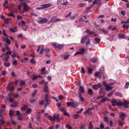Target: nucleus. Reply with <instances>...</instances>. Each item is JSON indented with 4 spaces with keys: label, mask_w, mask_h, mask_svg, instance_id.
<instances>
[{
    "label": "nucleus",
    "mask_w": 129,
    "mask_h": 129,
    "mask_svg": "<svg viewBox=\"0 0 129 129\" xmlns=\"http://www.w3.org/2000/svg\"><path fill=\"white\" fill-rule=\"evenodd\" d=\"M71 107L75 108H76L78 105V103L76 102H72Z\"/></svg>",
    "instance_id": "dca6fc26"
},
{
    "label": "nucleus",
    "mask_w": 129,
    "mask_h": 129,
    "mask_svg": "<svg viewBox=\"0 0 129 129\" xmlns=\"http://www.w3.org/2000/svg\"><path fill=\"white\" fill-rule=\"evenodd\" d=\"M118 36L119 39L120 38H125L124 35L123 34H119L118 35Z\"/></svg>",
    "instance_id": "bb28decb"
},
{
    "label": "nucleus",
    "mask_w": 129,
    "mask_h": 129,
    "mask_svg": "<svg viewBox=\"0 0 129 129\" xmlns=\"http://www.w3.org/2000/svg\"><path fill=\"white\" fill-rule=\"evenodd\" d=\"M14 112L12 110H11L9 112V114L10 115L11 117H12V116Z\"/></svg>",
    "instance_id": "ea45409f"
},
{
    "label": "nucleus",
    "mask_w": 129,
    "mask_h": 129,
    "mask_svg": "<svg viewBox=\"0 0 129 129\" xmlns=\"http://www.w3.org/2000/svg\"><path fill=\"white\" fill-rule=\"evenodd\" d=\"M107 90H108L113 89V87L112 86H111L109 84L107 85L105 87Z\"/></svg>",
    "instance_id": "412c9836"
},
{
    "label": "nucleus",
    "mask_w": 129,
    "mask_h": 129,
    "mask_svg": "<svg viewBox=\"0 0 129 129\" xmlns=\"http://www.w3.org/2000/svg\"><path fill=\"white\" fill-rule=\"evenodd\" d=\"M32 111L31 109L30 108H27L26 110V114H29Z\"/></svg>",
    "instance_id": "c756f323"
},
{
    "label": "nucleus",
    "mask_w": 129,
    "mask_h": 129,
    "mask_svg": "<svg viewBox=\"0 0 129 129\" xmlns=\"http://www.w3.org/2000/svg\"><path fill=\"white\" fill-rule=\"evenodd\" d=\"M40 117L41 115L40 113H38L36 115V118L37 121L39 122L41 121Z\"/></svg>",
    "instance_id": "aec40b11"
},
{
    "label": "nucleus",
    "mask_w": 129,
    "mask_h": 129,
    "mask_svg": "<svg viewBox=\"0 0 129 129\" xmlns=\"http://www.w3.org/2000/svg\"><path fill=\"white\" fill-rule=\"evenodd\" d=\"M80 71L82 74H84L85 73V71L84 69L82 67L81 68Z\"/></svg>",
    "instance_id": "58836bf2"
},
{
    "label": "nucleus",
    "mask_w": 129,
    "mask_h": 129,
    "mask_svg": "<svg viewBox=\"0 0 129 129\" xmlns=\"http://www.w3.org/2000/svg\"><path fill=\"white\" fill-rule=\"evenodd\" d=\"M8 3V1H6L3 4V6L5 7L6 8H7L8 7L7 6V5Z\"/></svg>",
    "instance_id": "473e14b6"
},
{
    "label": "nucleus",
    "mask_w": 129,
    "mask_h": 129,
    "mask_svg": "<svg viewBox=\"0 0 129 129\" xmlns=\"http://www.w3.org/2000/svg\"><path fill=\"white\" fill-rule=\"evenodd\" d=\"M104 126L103 124L102 123L100 124V127L101 129H102L104 128Z\"/></svg>",
    "instance_id": "e2e57ef3"
},
{
    "label": "nucleus",
    "mask_w": 129,
    "mask_h": 129,
    "mask_svg": "<svg viewBox=\"0 0 129 129\" xmlns=\"http://www.w3.org/2000/svg\"><path fill=\"white\" fill-rule=\"evenodd\" d=\"M4 65L7 67H9L10 66V64L9 62H5L4 63Z\"/></svg>",
    "instance_id": "7c9ffc66"
},
{
    "label": "nucleus",
    "mask_w": 129,
    "mask_h": 129,
    "mask_svg": "<svg viewBox=\"0 0 129 129\" xmlns=\"http://www.w3.org/2000/svg\"><path fill=\"white\" fill-rule=\"evenodd\" d=\"M9 19H10L11 20H12V19H10H10H7V18L6 19L4 20V22L6 24H8L9 22Z\"/></svg>",
    "instance_id": "4c0bfd02"
},
{
    "label": "nucleus",
    "mask_w": 129,
    "mask_h": 129,
    "mask_svg": "<svg viewBox=\"0 0 129 129\" xmlns=\"http://www.w3.org/2000/svg\"><path fill=\"white\" fill-rule=\"evenodd\" d=\"M3 34L4 36H5L7 38H8V36L6 34L5 32V30H3Z\"/></svg>",
    "instance_id": "6e6d98bb"
},
{
    "label": "nucleus",
    "mask_w": 129,
    "mask_h": 129,
    "mask_svg": "<svg viewBox=\"0 0 129 129\" xmlns=\"http://www.w3.org/2000/svg\"><path fill=\"white\" fill-rule=\"evenodd\" d=\"M44 51L46 53H48L50 52V50L48 48L46 49H45Z\"/></svg>",
    "instance_id": "4d7b16f0"
},
{
    "label": "nucleus",
    "mask_w": 129,
    "mask_h": 129,
    "mask_svg": "<svg viewBox=\"0 0 129 129\" xmlns=\"http://www.w3.org/2000/svg\"><path fill=\"white\" fill-rule=\"evenodd\" d=\"M57 2L59 9H61L62 8V7L60 6V5L66 6L68 5V3L67 0H57Z\"/></svg>",
    "instance_id": "f257e3e1"
},
{
    "label": "nucleus",
    "mask_w": 129,
    "mask_h": 129,
    "mask_svg": "<svg viewBox=\"0 0 129 129\" xmlns=\"http://www.w3.org/2000/svg\"><path fill=\"white\" fill-rule=\"evenodd\" d=\"M15 89V88L13 86L10 85H8L7 87V89L8 90H9L10 91H13Z\"/></svg>",
    "instance_id": "ddd939ff"
},
{
    "label": "nucleus",
    "mask_w": 129,
    "mask_h": 129,
    "mask_svg": "<svg viewBox=\"0 0 129 129\" xmlns=\"http://www.w3.org/2000/svg\"><path fill=\"white\" fill-rule=\"evenodd\" d=\"M92 121H90L89 122V129H92Z\"/></svg>",
    "instance_id": "79ce46f5"
},
{
    "label": "nucleus",
    "mask_w": 129,
    "mask_h": 129,
    "mask_svg": "<svg viewBox=\"0 0 129 129\" xmlns=\"http://www.w3.org/2000/svg\"><path fill=\"white\" fill-rule=\"evenodd\" d=\"M9 101L10 102H12L14 103V105H13V104H11V107H16L18 104V103L17 102H15L14 101V100L12 98H10L9 99Z\"/></svg>",
    "instance_id": "6e6552de"
},
{
    "label": "nucleus",
    "mask_w": 129,
    "mask_h": 129,
    "mask_svg": "<svg viewBox=\"0 0 129 129\" xmlns=\"http://www.w3.org/2000/svg\"><path fill=\"white\" fill-rule=\"evenodd\" d=\"M72 102H67V106L68 107H69L70 106H71V105H72Z\"/></svg>",
    "instance_id": "69168bd1"
},
{
    "label": "nucleus",
    "mask_w": 129,
    "mask_h": 129,
    "mask_svg": "<svg viewBox=\"0 0 129 129\" xmlns=\"http://www.w3.org/2000/svg\"><path fill=\"white\" fill-rule=\"evenodd\" d=\"M9 30L13 33L17 31L16 27H15L14 28H9Z\"/></svg>",
    "instance_id": "4be33fe9"
},
{
    "label": "nucleus",
    "mask_w": 129,
    "mask_h": 129,
    "mask_svg": "<svg viewBox=\"0 0 129 129\" xmlns=\"http://www.w3.org/2000/svg\"><path fill=\"white\" fill-rule=\"evenodd\" d=\"M6 42L8 44H10V40L8 39H6Z\"/></svg>",
    "instance_id": "13d9d810"
},
{
    "label": "nucleus",
    "mask_w": 129,
    "mask_h": 129,
    "mask_svg": "<svg viewBox=\"0 0 129 129\" xmlns=\"http://www.w3.org/2000/svg\"><path fill=\"white\" fill-rule=\"evenodd\" d=\"M79 93H82V94L84 93L85 92L84 89L83 87L82 86L79 85Z\"/></svg>",
    "instance_id": "f8f14e48"
},
{
    "label": "nucleus",
    "mask_w": 129,
    "mask_h": 129,
    "mask_svg": "<svg viewBox=\"0 0 129 129\" xmlns=\"http://www.w3.org/2000/svg\"><path fill=\"white\" fill-rule=\"evenodd\" d=\"M37 92V90H36L32 94V96H34L36 94V93Z\"/></svg>",
    "instance_id": "0e129e2a"
},
{
    "label": "nucleus",
    "mask_w": 129,
    "mask_h": 129,
    "mask_svg": "<svg viewBox=\"0 0 129 129\" xmlns=\"http://www.w3.org/2000/svg\"><path fill=\"white\" fill-rule=\"evenodd\" d=\"M78 96L80 98V100L82 102H83L84 100V98L82 97V95L81 93H78Z\"/></svg>",
    "instance_id": "a211bd4d"
},
{
    "label": "nucleus",
    "mask_w": 129,
    "mask_h": 129,
    "mask_svg": "<svg viewBox=\"0 0 129 129\" xmlns=\"http://www.w3.org/2000/svg\"><path fill=\"white\" fill-rule=\"evenodd\" d=\"M52 5H50V3L43 5L41 6V7L42 9H45L47 8L48 7H50V6H52Z\"/></svg>",
    "instance_id": "9b49d317"
},
{
    "label": "nucleus",
    "mask_w": 129,
    "mask_h": 129,
    "mask_svg": "<svg viewBox=\"0 0 129 129\" xmlns=\"http://www.w3.org/2000/svg\"><path fill=\"white\" fill-rule=\"evenodd\" d=\"M59 114H55L53 116L52 121L56 120L58 121H59L60 120V119H59Z\"/></svg>",
    "instance_id": "9d476101"
},
{
    "label": "nucleus",
    "mask_w": 129,
    "mask_h": 129,
    "mask_svg": "<svg viewBox=\"0 0 129 129\" xmlns=\"http://www.w3.org/2000/svg\"><path fill=\"white\" fill-rule=\"evenodd\" d=\"M21 4L19 5H18V7L19 10V13L20 14H22V12L21 11V8L22 7V3H21Z\"/></svg>",
    "instance_id": "a878e982"
},
{
    "label": "nucleus",
    "mask_w": 129,
    "mask_h": 129,
    "mask_svg": "<svg viewBox=\"0 0 129 129\" xmlns=\"http://www.w3.org/2000/svg\"><path fill=\"white\" fill-rule=\"evenodd\" d=\"M44 101L43 100H42L40 101L39 103L40 104V105H42L44 103Z\"/></svg>",
    "instance_id": "338daca9"
},
{
    "label": "nucleus",
    "mask_w": 129,
    "mask_h": 129,
    "mask_svg": "<svg viewBox=\"0 0 129 129\" xmlns=\"http://www.w3.org/2000/svg\"><path fill=\"white\" fill-rule=\"evenodd\" d=\"M97 59L96 58H92L91 59V61L93 63H95L97 61Z\"/></svg>",
    "instance_id": "49530a36"
},
{
    "label": "nucleus",
    "mask_w": 129,
    "mask_h": 129,
    "mask_svg": "<svg viewBox=\"0 0 129 129\" xmlns=\"http://www.w3.org/2000/svg\"><path fill=\"white\" fill-rule=\"evenodd\" d=\"M38 78V75H34L33 76L32 78V79L33 80H34Z\"/></svg>",
    "instance_id": "a19ab883"
},
{
    "label": "nucleus",
    "mask_w": 129,
    "mask_h": 129,
    "mask_svg": "<svg viewBox=\"0 0 129 129\" xmlns=\"http://www.w3.org/2000/svg\"><path fill=\"white\" fill-rule=\"evenodd\" d=\"M20 84L21 85H24L25 84L24 81L22 80L20 81Z\"/></svg>",
    "instance_id": "774afa93"
},
{
    "label": "nucleus",
    "mask_w": 129,
    "mask_h": 129,
    "mask_svg": "<svg viewBox=\"0 0 129 129\" xmlns=\"http://www.w3.org/2000/svg\"><path fill=\"white\" fill-rule=\"evenodd\" d=\"M44 107H46L47 106V105L48 104V102H47L45 101V100L44 101Z\"/></svg>",
    "instance_id": "09e8293b"
},
{
    "label": "nucleus",
    "mask_w": 129,
    "mask_h": 129,
    "mask_svg": "<svg viewBox=\"0 0 129 129\" xmlns=\"http://www.w3.org/2000/svg\"><path fill=\"white\" fill-rule=\"evenodd\" d=\"M101 0H95L93 2V5H94L96 3L99 5H100L101 4Z\"/></svg>",
    "instance_id": "b1692460"
},
{
    "label": "nucleus",
    "mask_w": 129,
    "mask_h": 129,
    "mask_svg": "<svg viewBox=\"0 0 129 129\" xmlns=\"http://www.w3.org/2000/svg\"><path fill=\"white\" fill-rule=\"evenodd\" d=\"M90 40L89 39H88L85 45L86 46H88L90 44Z\"/></svg>",
    "instance_id": "8fccbe9b"
},
{
    "label": "nucleus",
    "mask_w": 129,
    "mask_h": 129,
    "mask_svg": "<svg viewBox=\"0 0 129 129\" xmlns=\"http://www.w3.org/2000/svg\"><path fill=\"white\" fill-rule=\"evenodd\" d=\"M66 128L68 129H72V127L70 125H67L66 126Z\"/></svg>",
    "instance_id": "052dcab7"
},
{
    "label": "nucleus",
    "mask_w": 129,
    "mask_h": 129,
    "mask_svg": "<svg viewBox=\"0 0 129 129\" xmlns=\"http://www.w3.org/2000/svg\"><path fill=\"white\" fill-rule=\"evenodd\" d=\"M94 40L97 43H99L100 41V39H99L97 38H95L94 39Z\"/></svg>",
    "instance_id": "864d4df0"
},
{
    "label": "nucleus",
    "mask_w": 129,
    "mask_h": 129,
    "mask_svg": "<svg viewBox=\"0 0 129 129\" xmlns=\"http://www.w3.org/2000/svg\"><path fill=\"white\" fill-rule=\"evenodd\" d=\"M101 31H102L104 34H107L108 32L106 30L104 29H101Z\"/></svg>",
    "instance_id": "37998d69"
},
{
    "label": "nucleus",
    "mask_w": 129,
    "mask_h": 129,
    "mask_svg": "<svg viewBox=\"0 0 129 129\" xmlns=\"http://www.w3.org/2000/svg\"><path fill=\"white\" fill-rule=\"evenodd\" d=\"M45 101L47 102L49 101V100L48 99V95L47 94H46L45 95Z\"/></svg>",
    "instance_id": "c03bdc74"
},
{
    "label": "nucleus",
    "mask_w": 129,
    "mask_h": 129,
    "mask_svg": "<svg viewBox=\"0 0 129 129\" xmlns=\"http://www.w3.org/2000/svg\"><path fill=\"white\" fill-rule=\"evenodd\" d=\"M25 23L24 21L22 20H21V22H19L18 23V25H21L22 24H24Z\"/></svg>",
    "instance_id": "a18cd8bd"
},
{
    "label": "nucleus",
    "mask_w": 129,
    "mask_h": 129,
    "mask_svg": "<svg viewBox=\"0 0 129 129\" xmlns=\"http://www.w3.org/2000/svg\"><path fill=\"white\" fill-rule=\"evenodd\" d=\"M112 105L113 106H115L116 105L118 106V107H120L121 105L122 104L121 102L119 101L117 102L116 100L113 99L112 100Z\"/></svg>",
    "instance_id": "39448f33"
},
{
    "label": "nucleus",
    "mask_w": 129,
    "mask_h": 129,
    "mask_svg": "<svg viewBox=\"0 0 129 129\" xmlns=\"http://www.w3.org/2000/svg\"><path fill=\"white\" fill-rule=\"evenodd\" d=\"M102 86L101 84L100 83H99L98 85H95L93 86V88L95 90H97L98 87H101Z\"/></svg>",
    "instance_id": "2eb2a0df"
},
{
    "label": "nucleus",
    "mask_w": 129,
    "mask_h": 129,
    "mask_svg": "<svg viewBox=\"0 0 129 129\" xmlns=\"http://www.w3.org/2000/svg\"><path fill=\"white\" fill-rule=\"evenodd\" d=\"M23 5V10L22 11V14H24L25 12H27L29 9V7L28 6L27 4L25 3H23L22 4Z\"/></svg>",
    "instance_id": "f03ea898"
},
{
    "label": "nucleus",
    "mask_w": 129,
    "mask_h": 129,
    "mask_svg": "<svg viewBox=\"0 0 129 129\" xmlns=\"http://www.w3.org/2000/svg\"><path fill=\"white\" fill-rule=\"evenodd\" d=\"M61 56L63 57V58L65 59H67L70 56L68 54H64L61 55Z\"/></svg>",
    "instance_id": "6ab92c4d"
},
{
    "label": "nucleus",
    "mask_w": 129,
    "mask_h": 129,
    "mask_svg": "<svg viewBox=\"0 0 129 129\" xmlns=\"http://www.w3.org/2000/svg\"><path fill=\"white\" fill-rule=\"evenodd\" d=\"M44 79H42L39 82V83L40 84H42L44 83Z\"/></svg>",
    "instance_id": "bf43d9fd"
},
{
    "label": "nucleus",
    "mask_w": 129,
    "mask_h": 129,
    "mask_svg": "<svg viewBox=\"0 0 129 129\" xmlns=\"http://www.w3.org/2000/svg\"><path fill=\"white\" fill-rule=\"evenodd\" d=\"M87 68L88 70V73L89 74L91 73L93 71V69L88 67H87Z\"/></svg>",
    "instance_id": "f704fd0d"
},
{
    "label": "nucleus",
    "mask_w": 129,
    "mask_h": 129,
    "mask_svg": "<svg viewBox=\"0 0 129 129\" xmlns=\"http://www.w3.org/2000/svg\"><path fill=\"white\" fill-rule=\"evenodd\" d=\"M44 46L43 45H40L38 47V48L37 50V52H38L41 49L40 51L39 52V53L40 54H42L44 52Z\"/></svg>",
    "instance_id": "0eeeda50"
},
{
    "label": "nucleus",
    "mask_w": 129,
    "mask_h": 129,
    "mask_svg": "<svg viewBox=\"0 0 129 129\" xmlns=\"http://www.w3.org/2000/svg\"><path fill=\"white\" fill-rule=\"evenodd\" d=\"M88 94L92 95L93 93L92 90L90 89H89L88 90Z\"/></svg>",
    "instance_id": "c85d7f7f"
},
{
    "label": "nucleus",
    "mask_w": 129,
    "mask_h": 129,
    "mask_svg": "<svg viewBox=\"0 0 129 129\" xmlns=\"http://www.w3.org/2000/svg\"><path fill=\"white\" fill-rule=\"evenodd\" d=\"M88 36H86L83 37L81 39V43L82 44H83L85 42L86 39H87Z\"/></svg>",
    "instance_id": "4468645a"
},
{
    "label": "nucleus",
    "mask_w": 129,
    "mask_h": 129,
    "mask_svg": "<svg viewBox=\"0 0 129 129\" xmlns=\"http://www.w3.org/2000/svg\"><path fill=\"white\" fill-rule=\"evenodd\" d=\"M48 87L47 85H45L44 87V91L46 92H48Z\"/></svg>",
    "instance_id": "c9c22d12"
},
{
    "label": "nucleus",
    "mask_w": 129,
    "mask_h": 129,
    "mask_svg": "<svg viewBox=\"0 0 129 129\" xmlns=\"http://www.w3.org/2000/svg\"><path fill=\"white\" fill-rule=\"evenodd\" d=\"M58 43H57L55 42L53 43L52 44V45L55 48H56L57 47V46L58 44Z\"/></svg>",
    "instance_id": "2f4dec72"
},
{
    "label": "nucleus",
    "mask_w": 129,
    "mask_h": 129,
    "mask_svg": "<svg viewBox=\"0 0 129 129\" xmlns=\"http://www.w3.org/2000/svg\"><path fill=\"white\" fill-rule=\"evenodd\" d=\"M85 50L84 49H81L80 50L81 54H83L84 53Z\"/></svg>",
    "instance_id": "3c124183"
},
{
    "label": "nucleus",
    "mask_w": 129,
    "mask_h": 129,
    "mask_svg": "<svg viewBox=\"0 0 129 129\" xmlns=\"http://www.w3.org/2000/svg\"><path fill=\"white\" fill-rule=\"evenodd\" d=\"M122 104L120 106V107H121L123 105H124V107L127 108L128 107V106L129 104L128 102H127L126 101H124L123 102H121Z\"/></svg>",
    "instance_id": "1a4fd4ad"
},
{
    "label": "nucleus",
    "mask_w": 129,
    "mask_h": 129,
    "mask_svg": "<svg viewBox=\"0 0 129 129\" xmlns=\"http://www.w3.org/2000/svg\"><path fill=\"white\" fill-rule=\"evenodd\" d=\"M103 96L101 95L98 96L97 98V99H101L100 101L99 102L98 104L99 105H100L101 103H103L105 102L106 100H108L109 99L106 97H104L103 99Z\"/></svg>",
    "instance_id": "20e7f679"
},
{
    "label": "nucleus",
    "mask_w": 129,
    "mask_h": 129,
    "mask_svg": "<svg viewBox=\"0 0 129 129\" xmlns=\"http://www.w3.org/2000/svg\"><path fill=\"white\" fill-rule=\"evenodd\" d=\"M57 47L56 48H57L59 50L61 49L63 46V45L62 44H58Z\"/></svg>",
    "instance_id": "cd10ccee"
},
{
    "label": "nucleus",
    "mask_w": 129,
    "mask_h": 129,
    "mask_svg": "<svg viewBox=\"0 0 129 129\" xmlns=\"http://www.w3.org/2000/svg\"><path fill=\"white\" fill-rule=\"evenodd\" d=\"M119 114L120 118L123 119H124L126 116V115L124 113H120Z\"/></svg>",
    "instance_id": "f3484780"
},
{
    "label": "nucleus",
    "mask_w": 129,
    "mask_h": 129,
    "mask_svg": "<svg viewBox=\"0 0 129 129\" xmlns=\"http://www.w3.org/2000/svg\"><path fill=\"white\" fill-rule=\"evenodd\" d=\"M34 58H32L30 60V62L33 64H35L36 62V61L34 60Z\"/></svg>",
    "instance_id": "e433bc0d"
},
{
    "label": "nucleus",
    "mask_w": 129,
    "mask_h": 129,
    "mask_svg": "<svg viewBox=\"0 0 129 129\" xmlns=\"http://www.w3.org/2000/svg\"><path fill=\"white\" fill-rule=\"evenodd\" d=\"M104 120L105 121L107 122V123H108V118L107 117H104Z\"/></svg>",
    "instance_id": "680f3d73"
},
{
    "label": "nucleus",
    "mask_w": 129,
    "mask_h": 129,
    "mask_svg": "<svg viewBox=\"0 0 129 129\" xmlns=\"http://www.w3.org/2000/svg\"><path fill=\"white\" fill-rule=\"evenodd\" d=\"M79 115L77 114H74L73 118L74 119L77 118L79 117Z\"/></svg>",
    "instance_id": "603ef678"
},
{
    "label": "nucleus",
    "mask_w": 129,
    "mask_h": 129,
    "mask_svg": "<svg viewBox=\"0 0 129 129\" xmlns=\"http://www.w3.org/2000/svg\"><path fill=\"white\" fill-rule=\"evenodd\" d=\"M45 68H43L41 70V71L42 72L41 74L42 75H44L46 73V72H45Z\"/></svg>",
    "instance_id": "72a5a7b5"
},
{
    "label": "nucleus",
    "mask_w": 129,
    "mask_h": 129,
    "mask_svg": "<svg viewBox=\"0 0 129 129\" xmlns=\"http://www.w3.org/2000/svg\"><path fill=\"white\" fill-rule=\"evenodd\" d=\"M47 118L50 120L52 121L53 117H52V116L51 115H48Z\"/></svg>",
    "instance_id": "5fc2aeb1"
},
{
    "label": "nucleus",
    "mask_w": 129,
    "mask_h": 129,
    "mask_svg": "<svg viewBox=\"0 0 129 129\" xmlns=\"http://www.w3.org/2000/svg\"><path fill=\"white\" fill-rule=\"evenodd\" d=\"M95 76L100 78H102L105 77L106 75L104 73H102L100 71L99 72H96L94 74Z\"/></svg>",
    "instance_id": "7ed1b4c3"
},
{
    "label": "nucleus",
    "mask_w": 129,
    "mask_h": 129,
    "mask_svg": "<svg viewBox=\"0 0 129 129\" xmlns=\"http://www.w3.org/2000/svg\"><path fill=\"white\" fill-rule=\"evenodd\" d=\"M56 17L55 16H53L51 18L50 20L49 21L50 22H56Z\"/></svg>",
    "instance_id": "393cba45"
},
{
    "label": "nucleus",
    "mask_w": 129,
    "mask_h": 129,
    "mask_svg": "<svg viewBox=\"0 0 129 129\" xmlns=\"http://www.w3.org/2000/svg\"><path fill=\"white\" fill-rule=\"evenodd\" d=\"M39 20L37 22L40 23H46L48 21V20L46 18L39 17Z\"/></svg>",
    "instance_id": "423d86ee"
},
{
    "label": "nucleus",
    "mask_w": 129,
    "mask_h": 129,
    "mask_svg": "<svg viewBox=\"0 0 129 129\" xmlns=\"http://www.w3.org/2000/svg\"><path fill=\"white\" fill-rule=\"evenodd\" d=\"M115 95L117 96H122V94L121 93L118 92H116L115 93Z\"/></svg>",
    "instance_id": "de8ad7c7"
},
{
    "label": "nucleus",
    "mask_w": 129,
    "mask_h": 129,
    "mask_svg": "<svg viewBox=\"0 0 129 129\" xmlns=\"http://www.w3.org/2000/svg\"><path fill=\"white\" fill-rule=\"evenodd\" d=\"M28 107V104H26L24 105L21 108V109L22 110H25L26 108Z\"/></svg>",
    "instance_id": "5701e85b"
}]
</instances>
